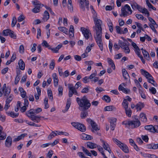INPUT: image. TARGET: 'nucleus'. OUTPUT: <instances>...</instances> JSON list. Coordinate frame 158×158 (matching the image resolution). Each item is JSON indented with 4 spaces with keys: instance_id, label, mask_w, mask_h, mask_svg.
<instances>
[{
    "instance_id": "34",
    "label": "nucleus",
    "mask_w": 158,
    "mask_h": 158,
    "mask_svg": "<svg viewBox=\"0 0 158 158\" xmlns=\"http://www.w3.org/2000/svg\"><path fill=\"white\" fill-rule=\"evenodd\" d=\"M4 96H8L10 93V89L8 88L5 89L4 91L2 92Z\"/></svg>"
},
{
    "instance_id": "18",
    "label": "nucleus",
    "mask_w": 158,
    "mask_h": 158,
    "mask_svg": "<svg viewBox=\"0 0 158 158\" xmlns=\"http://www.w3.org/2000/svg\"><path fill=\"white\" fill-rule=\"evenodd\" d=\"M20 69L22 70H24L25 68V64L22 59H20L18 62Z\"/></svg>"
},
{
    "instance_id": "47",
    "label": "nucleus",
    "mask_w": 158,
    "mask_h": 158,
    "mask_svg": "<svg viewBox=\"0 0 158 158\" xmlns=\"http://www.w3.org/2000/svg\"><path fill=\"white\" fill-rule=\"evenodd\" d=\"M109 30L111 32H112L113 30V25L111 22H110L108 24Z\"/></svg>"
},
{
    "instance_id": "57",
    "label": "nucleus",
    "mask_w": 158,
    "mask_h": 158,
    "mask_svg": "<svg viewBox=\"0 0 158 158\" xmlns=\"http://www.w3.org/2000/svg\"><path fill=\"white\" fill-rule=\"evenodd\" d=\"M150 148H152L154 149H156L158 148V144H151Z\"/></svg>"
},
{
    "instance_id": "61",
    "label": "nucleus",
    "mask_w": 158,
    "mask_h": 158,
    "mask_svg": "<svg viewBox=\"0 0 158 158\" xmlns=\"http://www.w3.org/2000/svg\"><path fill=\"white\" fill-rule=\"evenodd\" d=\"M19 51L21 53H24V48L23 45H20L19 47Z\"/></svg>"
},
{
    "instance_id": "4",
    "label": "nucleus",
    "mask_w": 158,
    "mask_h": 158,
    "mask_svg": "<svg viewBox=\"0 0 158 158\" xmlns=\"http://www.w3.org/2000/svg\"><path fill=\"white\" fill-rule=\"evenodd\" d=\"M140 71L142 74L144 76L148 79V82L151 83L154 86H157V84L154 80L153 77L149 73L143 69H141Z\"/></svg>"
},
{
    "instance_id": "22",
    "label": "nucleus",
    "mask_w": 158,
    "mask_h": 158,
    "mask_svg": "<svg viewBox=\"0 0 158 158\" xmlns=\"http://www.w3.org/2000/svg\"><path fill=\"white\" fill-rule=\"evenodd\" d=\"M144 128L146 130L151 132H154L155 131L154 127L152 125L146 126H145Z\"/></svg>"
},
{
    "instance_id": "16",
    "label": "nucleus",
    "mask_w": 158,
    "mask_h": 158,
    "mask_svg": "<svg viewBox=\"0 0 158 158\" xmlns=\"http://www.w3.org/2000/svg\"><path fill=\"white\" fill-rule=\"evenodd\" d=\"M131 5L133 9L134 10L137 9L139 11L141 10L140 7L141 6L136 2H132L131 3Z\"/></svg>"
},
{
    "instance_id": "31",
    "label": "nucleus",
    "mask_w": 158,
    "mask_h": 158,
    "mask_svg": "<svg viewBox=\"0 0 158 158\" xmlns=\"http://www.w3.org/2000/svg\"><path fill=\"white\" fill-rule=\"evenodd\" d=\"M81 118H84L88 115V112L86 110H81Z\"/></svg>"
},
{
    "instance_id": "45",
    "label": "nucleus",
    "mask_w": 158,
    "mask_h": 158,
    "mask_svg": "<svg viewBox=\"0 0 158 158\" xmlns=\"http://www.w3.org/2000/svg\"><path fill=\"white\" fill-rule=\"evenodd\" d=\"M17 19L16 18L15 16L13 17L12 19V20L11 23V26L12 27H14L17 23Z\"/></svg>"
},
{
    "instance_id": "53",
    "label": "nucleus",
    "mask_w": 158,
    "mask_h": 158,
    "mask_svg": "<svg viewBox=\"0 0 158 158\" xmlns=\"http://www.w3.org/2000/svg\"><path fill=\"white\" fill-rule=\"evenodd\" d=\"M97 72L95 70L94 73L92 74L89 77V79H92L94 78H95Z\"/></svg>"
},
{
    "instance_id": "58",
    "label": "nucleus",
    "mask_w": 158,
    "mask_h": 158,
    "mask_svg": "<svg viewBox=\"0 0 158 158\" xmlns=\"http://www.w3.org/2000/svg\"><path fill=\"white\" fill-rule=\"evenodd\" d=\"M9 35L11 38L14 39L16 38V35L14 34V32L11 30V32H10Z\"/></svg>"
},
{
    "instance_id": "12",
    "label": "nucleus",
    "mask_w": 158,
    "mask_h": 158,
    "mask_svg": "<svg viewBox=\"0 0 158 158\" xmlns=\"http://www.w3.org/2000/svg\"><path fill=\"white\" fill-rule=\"evenodd\" d=\"M42 109L41 108H38L36 109H31L28 111L27 114H37L41 112L42 111Z\"/></svg>"
},
{
    "instance_id": "46",
    "label": "nucleus",
    "mask_w": 158,
    "mask_h": 158,
    "mask_svg": "<svg viewBox=\"0 0 158 158\" xmlns=\"http://www.w3.org/2000/svg\"><path fill=\"white\" fill-rule=\"evenodd\" d=\"M55 66V60H52L50 64V68L52 70H53Z\"/></svg>"
},
{
    "instance_id": "15",
    "label": "nucleus",
    "mask_w": 158,
    "mask_h": 158,
    "mask_svg": "<svg viewBox=\"0 0 158 158\" xmlns=\"http://www.w3.org/2000/svg\"><path fill=\"white\" fill-rule=\"evenodd\" d=\"M68 88L69 89V97H71L73 94H74L73 86L72 84H69L68 85Z\"/></svg>"
},
{
    "instance_id": "36",
    "label": "nucleus",
    "mask_w": 158,
    "mask_h": 158,
    "mask_svg": "<svg viewBox=\"0 0 158 158\" xmlns=\"http://www.w3.org/2000/svg\"><path fill=\"white\" fill-rule=\"evenodd\" d=\"M13 98V95L12 94H10L8 96L6 101V103L9 104L10 102L12 100Z\"/></svg>"
},
{
    "instance_id": "19",
    "label": "nucleus",
    "mask_w": 158,
    "mask_h": 158,
    "mask_svg": "<svg viewBox=\"0 0 158 158\" xmlns=\"http://www.w3.org/2000/svg\"><path fill=\"white\" fill-rule=\"evenodd\" d=\"M144 106L143 103L141 102H139L135 106V107L137 111H140L142 108Z\"/></svg>"
},
{
    "instance_id": "25",
    "label": "nucleus",
    "mask_w": 158,
    "mask_h": 158,
    "mask_svg": "<svg viewBox=\"0 0 158 158\" xmlns=\"http://www.w3.org/2000/svg\"><path fill=\"white\" fill-rule=\"evenodd\" d=\"M43 6V5H38L35 6V7L32 10V11L34 13H37L40 12V9Z\"/></svg>"
},
{
    "instance_id": "33",
    "label": "nucleus",
    "mask_w": 158,
    "mask_h": 158,
    "mask_svg": "<svg viewBox=\"0 0 158 158\" xmlns=\"http://www.w3.org/2000/svg\"><path fill=\"white\" fill-rule=\"evenodd\" d=\"M141 10L139 11L141 12L142 13L145 14H147V17H148L150 15L148 11V10L145 8H144L142 9L141 7H140Z\"/></svg>"
},
{
    "instance_id": "59",
    "label": "nucleus",
    "mask_w": 158,
    "mask_h": 158,
    "mask_svg": "<svg viewBox=\"0 0 158 158\" xmlns=\"http://www.w3.org/2000/svg\"><path fill=\"white\" fill-rule=\"evenodd\" d=\"M97 148H98V150L100 152L102 155L103 154V153H104V152L103 151V148L100 146L97 145Z\"/></svg>"
},
{
    "instance_id": "41",
    "label": "nucleus",
    "mask_w": 158,
    "mask_h": 158,
    "mask_svg": "<svg viewBox=\"0 0 158 158\" xmlns=\"http://www.w3.org/2000/svg\"><path fill=\"white\" fill-rule=\"evenodd\" d=\"M102 99L107 102H109L110 101V98L107 95H104L102 98Z\"/></svg>"
},
{
    "instance_id": "32",
    "label": "nucleus",
    "mask_w": 158,
    "mask_h": 158,
    "mask_svg": "<svg viewBox=\"0 0 158 158\" xmlns=\"http://www.w3.org/2000/svg\"><path fill=\"white\" fill-rule=\"evenodd\" d=\"M142 52L144 56V57L147 60H149V55L148 53L145 50H143Z\"/></svg>"
},
{
    "instance_id": "38",
    "label": "nucleus",
    "mask_w": 158,
    "mask_h": 158,
    "mask_svg": "<svg viewBox=\"0 0 158 158\" xmlns=\"http://www.w3.org/2000/svg\"><path fill=\"white\" fill-rule=\"evenodd\" d=\"M63 87L60 85H59V88L58 89V96L59 97L61 96L63 94Z\"/></svg>"
},
{
    "instance_id": "40",
    "label": "nucleus",
    "mask_w": 158,
    "mask_h": 158,
    "mask_svg": "<svg viewBox=\"0 0 158 158\" xmlns=\"http://www.w3.org/2000/svg\"><path fill=\"white\" fill-rule=\"evenodd\" d=\"M57 133H56L55 131H52L51 133L48 137V139H51L53 137H55L56 135H57Z\"/></svg>"
},
{
    "instance_id": "52",
    "label": "nucleus",
    "mask_w": 158,
    "mask_h": 158,
    "mask_svg": "<svg viewBox=\"0 0 158 158\" xmlns=\"http://www.w3.org/2000/svg\"><path fill=\"white\" fill-rule=\"evenodd\" d=\"M135 16L139 20H143L144 19V17L142 15L136 14Z\"/></svg>"
},
{
    "instance_id": "21",
    "label": "nucleus",
    "mask_w": 158,
    "mask_h": 158,
    "mask_svg": "<svg viewBox=\"0 0 158 158\" xmlns=\"http://www.w3.org/2000/svg\"><path fill=\"white\" fill-rule=\"evenodd\" d=\"M123 76L125 80H127L128 78L129 77V76L127 72L125 69H123L122 70Z\"/></svg>"
},
{
    "instance_id": "23",
    "label": "nucleus",
    "mask_w": 158,
    "mask_h": 158,
    "mask_svg": "<svg viewBox=\"0 0 158 158\" xmlns=\"http://www.w3.org/2000/svg\"><path fill=\"white\" fill-rule=\"evenodd\" d=\"M49 18V15L47 11H45L44 13L43 19L44 22L47 21Z\"/></svg>"
},
{
    "instance_id": "51",
    "label": "nucleus",
    "mask_w": 158,
    "mask_h": 158,
    "mask_svg": "<svg viewBox=\"0 0 158 158\" xmlns=\"http://www.w3.org/2000/svg\"><path fill=\"white\" fill-rule=\"evenodd\" d=\"M68 8L69 10L71 13L73 12V4L68 5Z\"/></svg>"
},
{
    "instance_id": "54",
    "label": "nucleus",
    "mask_w": 158,
    "mask_h": 158,
    "mask_svg": "<svg viewBox=\"0 0 158 158\" xmlns=\"http://www.w3.org/2000/svg\"><path fill=\"white\" fill-rule=\"evenodd\" d=\"M135 52L139 57L142 56L140 55V51L139 47L135 49Z\"/></svg>"
},
{
    "instance_id": "5",
    "label": "nucleus",
    "mask_w": 158,
    "mask_h": 158,
    "mask_svg": "<svg viewBox=\"0 0 158 158\" xmlns=\"http://www.w3.org/2000/svg\"><path fill=\"white\" fill-rule=\"evenodd\" d=\"M132 12L130 7L128 5L126 4L124 6L122 7L121 13L120 14V17H126L129 15H131Z\"/></svg>"
},
{
    "instance_id": "7",
    "label": "nucleus",
    "mask_w": 158,
    "mask_h": 158,
    "mask_svg": "<svg viewBox=\"0 0 158 158\" xmlns=\"http://www.w3.org/2000/svg\"><path fill=\"white\" fill-rule=\"evenodd\" d=\"M118 44L120 47L124 50L125 53L128 54L130 53V50L129 47L130 44L127 40H125V42H123L121 40H119Z\"/></svg>"
},
{
    "instance_id": "6",
    "label": "nucleus",
    "mask_w": 158,
    "mask_h": 158,
    "mask_svg": "<svg viewBox=\"0 0 158 158\" xmlns=\"http://www.w3.org/2000/svg\"><path fill=\"white\" fill-rule=\"evenodd\" d=\"M113 140L124 152L128 153L129 152L128 147L125 144L122 143L116 138L113 139Z\"/></svg>"
},
{
    "instance_id": "1",
    "label": "nucleus",
    "mask_w": 158,
    "mask_h": 158,
    "mask_svg": "<svg viewBox=\"0 0 158 158\" xmlns=\"http://www.w3.org/2000/svg\"><path fill=\"white\" fill-rule=\"evenodd\" d=\"M95 26L93 27V28L95 29L96 35L94 37L97 45L102 51L103 49V43L102 40V28L101 27L102 21L98 19L94 20Z\"/></svg>"
},
{
    "instance_id": "30",
    "label": "nucleus",
    "mask_w": 158,
    "mask_h": 158,
    "mask_svg": "<svg viewBox=\"0 0 158 158\" xmlns=\"http://www.w3.org/2000/svg\"><path fill=\"white\" fill-rule=\"evenodd\" d=\"M107 60L109 64L111 65V68H112L114 70L115 69V64L113 60L111 59L108 58H107Z\"/></svg>"
},
{
    "instance_id": "49",
    "label": "nucleus",
    "mask_w": 158,
    "mask_h": 158,
    "mask_svg": "<svg viewBox=\"0 0 158 158\" xmlns=\"http://www.w3.org/2000/svg\"><path fill=\"white\" fill-rule=\"evenodd\" d=\"M79 2V7L83 11L85 10V8L84 5V2Z\"/></svg>"
},
{
    "instance_id": "48",
    "label": "nucleus",
    "mask_w": 158,
    "mask_h": 158,
    "mask_svg": "<svg viewBox=\"0 0 158 158\" xmlns=\"http://www.w3.org/2000/svg\"><path fill=\"white\" fill-rule=\"evenodd\" d=\"M6 88V84H4L3 85V87L1 88L0 89V97H1L2 95V92L4 91L5 89Z\"/></svg>"
},
{
    "instance_id": "39",
    "label": "nucleus",
    "mask_w": 158,
    "mask_h": 158,
    "mask_svg": "<svg viewBox=\"0 0 158 158\" xmlns=\"http://www.w3.org/2000/svg\"><path fill=\"white\" fill-rule=\"evenodd\" d=\"M125 110L127 115L129 117H130L132 114V111L130 109V108H128L125 109Z\"/></svg>"
},
{
    "instance_id": "20",
    "label": "nucleus",
    "mask_w": 158,
    "mask_h": 158,
    "mask_svg": "<svg viewBox=\"0 0 158 158\" xmlns=\"http://www.w3.org/2000/svg\"><path fill=\"white\" fill-rule=\"evenodd\" d=\"M140 118L141 121L143 122H146L147 121V116L144 113L142 112L140 114Z\"/></svg>"
},
{
    "instance_id": "55",
    "label": "nucleus",
    "mask_w": 158,
    "mask_h": 158,
    "mask_svg": "<svg viewBox=\"0 0 158 158\" xmlns=\"http://www.w3.org/2000/svg\"><path fill=\"white\" fill-rule=\"evenodd\" d=\"M78 156L81 158H88L86 157L84 155V153L81 152H79L77 153Z\"/></svg>"
},
{
    "instance_id": "11",
    "label": "nucleus",
    "mask_w": 158,
    "mask_h": 158,
    "mask_svg": "<svg viewBox=\"0 0 158 158\" xmlns=\"http://www.w3.org/2000/svg\"><path fill=\"white\" fill-rule=\"evenodd\" d=\"M100 140L102 143V146L109 153L111 152V151L109 145L106 142L104 141L102 139H100Z\"/></svg>"
},
{
    "instance_id": "2",
    "label": "nucleus",
    "mask_w": 158,
    "mask_h": 158,
    "mask_svg": "<svg viewBox=\"0 0 158 158\" xmlns=\"http://www.w3.org/2000/svg\"><path fill=\"white\" fill-rule=\"evenodd\" d=\"M76 101L79 106V109L81 110L88 109L90 106L91 104L85 96H84L81 99L79 98H76Z\"/></svg>"
},
{
    "instance_id": "27",
    "label": "nucleus",
    "mask_w": 158,
    "mask_h": 158,
    "mask_svg": "<svg viewBox=\"0 0 158 158\" xmlns=\"http://www.w3.org/2000/svg\"><path fill=\"white\" fill-rule=\"evenodd\" d=\"M58 29L60 31L63 32L66 34H68V30L66 27H60L58 28Z\"/></svg>"
},
{
    "instance_id": "10",
    "label": "nucleus",
    "mask_w": 158,
    "mask_h": 158,
    "mask_svg": "<svg viewBox=\"0 0 158 158\" xmlns=\"http://www.w3.org/2000/svg\"><path fill=\"white\" fill-rule=\"evenodd\" d=\"M27 116L33 121L35 123H39L40 120L41 116L34 115V114H27Z\"/></svg>"
},
{
    "instance_id": "63",
    "label": "nucleus",
    "mask_w": 158,
    "mask_h": 158,
    "mask_svg": "<svg viewBox=\"0 0 158 158\" xmlns=\"http://www.w3.org/2000/svg\"><path fill=\"white\" fill-rule=\"evenodd\" d=\"M116 29L117 32L120 34H122V31H121V28L118 26H116Z\"/></svg>"
},
{
    "instance_id": "3",
    "label": "nucleus",
    "mask_w": 158,
    "mask_h": 158,
    "mask_svg": "<svg viewBox=\"0 0 158 158\" xmlns=\"http://www.w3.org/2000/svg\"><path fill=\"white\" fill-rule=\"evenodd\" d=\"M135 120H126L122 122V124L124 125L126 127L133 129L139 127L141 123L138 118H135Z\"/></svg>"
},
{
    "instance_id": "50",
    "label": "nucleus",
    "mask_w": 158,
    "mask_h": 158,
    "mask_svg": "<svg viewBox=\"0 0 158 158\" xmlns=\"http://www.w3.org/2000/svg\"><path fill=\"white\" fill-rule=\"evenodd\" d=\"M6 136V134L4 133H2L0 134V140H4Z\"/></svg>"
},
{
    "instance_id": "28",
    "label": "nucleus",
    "mask_w": 158,
    "mask_h": 158,
    "mask_svg": "<svg viewBox=\"0 0 158 158\" xmlns=\"http://www.w3.org/2000/svg\"><path fill=\"white\" fill-rule=\"evenodd\" d=\"M97 144L92 142H89L87 143V147L91 149H93L97 148Z\"/></svg>"
},
{
    "instance_id": "37",
    "label": "nucleus",
    "mask_w": 158,
    "mask_h": 158,
    "mask_svg": "<svg viewBox=\"0 0 158 158\" xmlns=\"http://www.w3.org/2000/svg\"><path fill=\"white\" fill-rule=\"evenodd\" d=\"M82 150L87 155L89 156H91L92 154L89 151L86 149L85 148H84L83 147H82Z\"/></svg>"
},
{
    "instance_id": "8",
    "label": "nucleus",
    "mask_w": 158,
    "mask_h": 158,
    "mask_svg": "<svg viewBox=\"0 0 158 158\" xmlns=\"http://www.w3.org/2000/svg\"><path fill=\"white\" fill-rule=\"evenodd\" d=\"M71 124L74 127L82 132H85L86 130L85 127L82 124L77 122H72Z\"/></svg>"
},
{
    "instance_id": "14",
    "label": "nucleus",
    "mask_w": 158,
    "mask_h": 158,
    "mask_svg": "<svg viewBox=\"0 0 158 158\" xmlns=\"http://www.w3.org/2000/svg\"><path fill=\"white\" fill-rule=\"evenodd\" d=\"M116 121L117 119L115 118H112L110 119V129L112 131L114 130L115 128Z\"/></svg>"
},
{
    "instance_id": "9",
    "label": "nucleus",
    "mask_w": 158,
    "mask_h": 158,
    "mask_svg": "<svg viewBox=\"0 0 158 158\" xmlns=\"http://www.w3.org/2000/svg\"><path fill=\"white\" fill-rule=\"evenodd\" d=\"M81 30L86 40H88L91 34L89 30L84 27H81Z\"/></svg>"
},
{
    "instance_id": "13",
    "label": "nucleus",
    "mask_w": 158,
    "mask_h": 158,
    "mask_svg": "<svg viewBox=\"0 0 158 158\" xmlns=\"http://www.w3.org/2000/svg\"><path fill=\"white\" fill-rule=\"evenodd\" d=\"M12 139L10 136H8L5 141V146L8 148H10L12 145Z\"/></svg>"
},
{
    "instance_id": "24",
    "label": "nucleus",
    "mask_w": 158,
    "mask_h": 158,
    "mask_svg": "<svg viewBox=\"0 0 158 158\" xmlns=\"http://www.w3.org/2000/svg\"><path fill=\"white\" fill-rule=\"evenodd\" d=\"M104 110L106 111H110L116 110V107L113 106H106Z\"/></svg>"
},
{
    "instance_id": "29",
    "label": "nucleus",
    "mask_w": 158,
    "mask_h": 158,
    "mask_svg": "<svg viewBox=\"0 0 158 158\" xmlns=\"http://www.w3.org/2000/svg\"><path fill=\"white\" fill-rule=\"evenodd\" d=\"M6 113L8 115L10 116L12 118H16L19 115V113H15L14 112H6Z\"/></svg>"
},
{
    "instance_id": "17",
    "label": "nucleus",
    "mask_w": 158,
    "mask_h": 158,
    "mask_svg": "<svg viewBox=\"0 0 158 158\" xmlns=\"http://www.w3.org/2000/svg\"><path fill=\"white\" fill-rule=\"evenodd\" d=\"M21 73V72L20 70H18L16 71L17 75L15 81V85H17L20 79Z\"/></svg>"
},
{
    "instance_id": "56",
    "label": "nucleus",
    "mask_w": 158,
    "mask_h": 158,
    "mask_svg": "<svg viewBox=\"0 0 158 158\" xmlns=\"http://www.w3.org/2000/svg\"><path fill=\"white\" fill-rule=\"evenodd\" d=\"M25 19V17L23 15H20V16L18 17V22H20L24 20Z\"/></svg>"
},
{
    "instance_id": "62",
    "label": "nucleus",
    "mask_w": 158,
    "mask_h": 158,
    "mask_svg": "<svg viewBox=\"0 0 158 158\" xmlns=\"http://www.w3.org/2000/svg\"><path fill=\"white\" fill-rule=\"evenodd\" d=\"M89 90L88 87L84 88L81 91V92L82 93H87Z\"/></svg>"
},
{
    "instance_id": "26",
    "label": "nucleus",
    "mask_w": 158,
    "mask_h": 158,
    "mask_svg": "<svg viewBox=\"0 0 158 158\" xmlns=\"http://www.w3.org/2000/svg\"><path fill=\"white\" fill-rule=\"evenodd\" d=\"M91 125L93 128V130H92V132H94V130L95 131H97L99 130V128L98 127V125L94 121L92 122V123L91 124Z\"/></svg>"
},
{
    "instance_id": "42",
    "label": "nucleus",
    "mask_w": 158,
    "mask_h": 158,
    "mask_svg": "<svg viewBox=\"0 0 158 158\" xmlns=\"http://www.w3.org/2000/svg\"><path fill=\"white\" fill-rule=\"evenodd\" d=\"M11 32V30L10 29H6L3 31L2 33L5 36H7L9 35L10 32Z\"/></svg>"
},
{
    "instance_id": "35",
    "label": "nucleus",
    "mask_w": 158,
    "mask_h": 158,
    "mask_svg": "<svg viewBox=\"0 0 158 158\" xmlns=\"http://www.w3.org/2000/svg\"><path fill=\"white\" fill-rule=\"evenodd\" d=\"M122 104L125 110L128 108V102L127 101L126 99H124Z\"/></svg>"
},
{
    "instance_id": "64",
    "label": "nucleus",
    "mask_w": 158,
    "mask_h": 158,
    "mask_svg": "<svg viewBox=\"0 0 158 158\" xmlns=\"http://www.w3.org/2000/svg\"><path fill=\"white\" fill-rule=\"evenodd\" d=\"M149 90L150 92H151L153 94H155L156 93V89L154 87H152L149 89Z\"/></svg>"
},
{
    "instance_id": "60",
    "label": "nucleus",
    "mask_w": 158,
    "mask_h": 158,
    "mask_svg": "<svg viewBox=\"0 0 158 158\" xmlns=\"http://www.w3.org/2000/svg\"><path fill=\"white\" fill-rule=\"evenodd\" d=\"M53 154V151L52 150H50L48 153L47 156L48 158H51Z\"/></svg>"
},
{
    "instance_id": "44",
    "label": "nucleus",
    "mask_w": 158,
    "mask_h": 158,
    "mask_svg": "<svg viewBox=\"0 0 158 158\" xmlns=\"http://www.w3.org/2000/svg\"><path fill=\"white\" fill-rule=\"evenodd\" d=\"M71 101L70 99H69L67 100V104L66 106L65 110L66 111H67L71 105Z\"/></svg>"
},
{
    "instance_id": "43",
    "label": "nucleus",
    "mask_w": 158,
    "mask_h": 158,
    "mask_svg": "<svg viewBox=\"0 0 158 158\" xmlns=\"http://www.w3.org/2000/svg\"><path fill=\"white\" fill-rule=\"evenodd\" d=\"M47 92L48 96L49 97V98L51 100H53V95L52 90H48Z\"/></svg>"
}]
</instances>
